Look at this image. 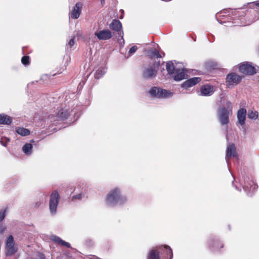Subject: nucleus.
Wrapping results in <instances>:
<instances>
[{
    "instance_id": "13",
    "label": "nucleus",
    "mask_w": 259,
    "mask_h": 259,
    "mask_svg": "<svg viewBox=\"0 0 259 259\" xmlns=\"http://www.w3.org/2000/svg\"><path fill=\"white\" fill-rule=\"evenodd\" d=\"M82 5L80 2L77 3L72 10L70 17L72 19H77L80 14Z\"/></svg>"
},
{
    "instance_id": "34",
    "label": "nucleus",
    "mask_w": 259,
    "mask_h": 259,
    "mask_svg": "<svg viewBox=\"0 0 259 259\" xmlns=\"http://www.w3.org/2000/svg\"><path fill=\"white\" fill-rule=\"evenodd\" d=\"M250 5H253V6H255V7H259V3H258V2H256V3H254V2L250 3Z\"/></svg>"
},
{
    "instance_id": "20",
    "label": "nucleus",
    "mask_w": 259,
    "mask_h": 259,
    "mask_svg": "<svg viewBox=\"0 0 259 259\" xmlns=\"http://www.w3.org/2000/svg\"><path fill=\"white\" fill-rule=\"evenodd\" d=\"M12 122V118L11 117L5 114H0V124L9 125Z\"/></svg>"
},
{
    "instance_id": "33",
    "label": "nucleus",
    "mask_w": 259,
    "mask_h": 259,
    "mask_svg": "<svg viewBox=\"0 0 259 259\" xmlns=\"http://www.w3.org/2000/svg\"><path fill=\"white\" fill-rule=\"evenodd\" d=\"M74 39L73 38H72L71 39L69 42H68V45L70 46V47H72L74 45Z\"/></svg>"
},
{
    "instance_id": "30",
    "label": "nucleus",
    "mask_w": 259,
    "mask_h": 259,
    "mask_svg": "<svg viewBox=\"0 0 259 259\" xmlns=\"http://www.w3.org/2000/svg\"><path fill=\"white\" fill-rule=\"evenodd\" d=\"M138 47L137 46L135 45L133 46L129 50L128 54L129 56L132 55L134 54L137 50Z\"/></svg>"
},
{
    "instance_id": "35",
    "label": "nucleus",
    "mask_w": 259,
    "mask_h": 259,
    "mask_svg": "<svg viewBox=\"0 0 259 259\" xmlns=\"http://www.w3.org/2000/svg\"><path fill=\"white\" fill-rule=\"evenodd\" d=\"M6 229L5 227H3L2 226H0V233H3Z\"/></svg>"
},
{
    "instance_id": "23",
    "label": "nucleus",
    "mask_w": 259,
    "mask_h": 259,
    "mask_svg": "<svg viewBox=\"0 0 259 259\" xmlns=\"http://www.w3.org/2000/svg\"><path fill=\"white\" fill-rule=\"evenodd\" d=\"M16 133L22 136H26L30 134V131L29 130L22 127H18L16 128Z\"/></svg>"
},
{
    "instance_id": "18",
    "label": "nucleus",
    "mask_w": 259,
    "mask_h": 259,
    "mask_svg": "<svg viewBox=\"0 0 259 259\" xmlns=\"http://www.w3.org/2000/svg\"><path fill=\"white\" fill-rule=\"evenodd\" d=\"M185 72L184 69H178L171 77L176 81H180L185 78Z\"/></svg>"
},
{
    "instance_id": "38",
    "label": "nucleus",
    "mask_w": 259,
    "mask_h": 259,
    "mask_svg": "<svg viewBox=\"0 0 259 259\" xmlns=\"http://www.w3.org/2000/svg\"><path fill=\"white\" fill-rule=\"evenodd\" d=\"M101 2H102V1H104V0H101Z\"/></svg>"
},
{
    "instance_id": "17",
    "label": "nucleus",
    "mask_w": 259,
    "mask_h": 259,
    "mask_svg": "<svg viewBox=\"0 0 259 259\" xmlns=\"http://www.w3.org/2000/svg\"><path fill=\"white\" fill-rule=\"evenodd\" d=\"M236 147L234 144H229L227 148L226 159H229L232 157H236Z\"/></svg>"
},
{
    "instance_id": "36",
    "label": "nucleus",
    "mask_w": 259,
    "mask_h": 259,
    "mask_svg": "<svg viewBox=\"0 0 259 259\" xmlns=\"http://www.w3.org/2000/svg\"><path fill=\"white\" fill-rule=\"evenodd\" d=\"M40 203H41L40 202H39V203H36L35 207H38L39 206V205L40 204Z\"/></svg>"
},
{
    "instance_id": "31",
    "label": "nucleus",
    "mask_w": 259,
    "mask_h": 259,
    "mask_svg": "<svg viewBox=\"0 0 259 259\" xmlns=\"http://www.w3.org/2000/svg\"><path fill=\"white\" fill-rule=\"evenodd\" d=\"M6 215V210L0 211V222L5 219Z\"/></svg>"
},
{
    "instance_id": "9",
    "label": "nucleus",
    "mask_w": 259,
    "mask_h": 259,
    "mask_svg": "<svg viewBox=\"0 0 259 259\" xmlns=\"http://www.w3.org/2000/svg\"><path fill=\"white\" fill-rule=\"evenodd\" d=\"M242 79V77L234 72L229 73L226 78V83L227 87L234 86L239 84Z\"/></svg>"
},
{
    "instance_id": "29",
    "label": "nucleus",
    "mask_w": 259,
    "mask_h": 259,
    "mask_svg": "<svg viewBox=\"0 0 259 259\" xmlns=\"http://www.w3.org/2000/svg\"><path fill=\"white\" fill-rule=\"evenodd\" d=\"M21 62L25 65H28L30 63V58L28 56H24L21 59Z\"/></svg>"
},
{
    "instance_id": "19",
    "label": "nucleus",
    "mask_w": 259,
    "mask_h": 259,
    "mask_svg": "<svg viewBox=\"0 0 259 259\" xmlns=\"http://www.w3.org/2000/svg\"><path fill=\"white\" fill-rule=\"evenodd\" d=\"M109 27L112 30L118 32L120 31L122 28V24L119 20L114 19L110 24Z\"/></svg>"
},
{
    "instance_id": "3",
    "label": "nucleus",
    "mask_w": 259,
    "mask_h": 259,
    "mask_svg": "<svg viewBox=\"0 0 259 259\" xmlns=\"http://www.w3.org/2000/svg\"><path fill=\"white\" fill-rule=\"evenodd\" d=\"M105 200L107 205H114L116 204L120 205L124 204L126 201V198L125 196L120 195L118 188H115L111 190L107 195Z\"/></svg>"
},
{
    "instance_id": "1",
    "label": "nucleus",
    "mask_w": 259,
    "mask_h": 259,
    "mask_svg": "<svg viewBox=\"0 0 259 259\" xmlns=\"http://www.w3.org/2000/svg\"><path fill=\"white\" fill-rule=\"evenodd\" d=\"M173 253L171 248L168 245H161L151 249L147 259H172Z\"/></svg>"
},
{
    "instance_id": "4",
    "label": "nucleus",
    "mask_w": 259,
    "mask_h": 259,
    "mask_svg": "<svg viewBox=\"0 0 259 259\" xmlns=\"http://www.w3.org/2000/svg\"><path fill=\"white\" fill-rule=\"evenodd\" d=\"M160 65V61H154L145 67L142 72V76L145 79H152L155 77Z\"/></svg>"
},
{
    "instance_id": "37",
    "label": "nucleus",
    "mask_w": 259,
    "mask_h": 259,
    "mask_svg": "<svg viewBox=\"0 0 259 259\" xmlns=\"http://www.w3.org/2000/svg\"><path fill=\"white\" fill-rule=\"evenodd\" d=\"M249 7L250 8H254L255 6H253V5H250V3L248 4Z\"/></svg>"
},
{
    "instance_id": "25",
    "label": "nucleus",
    "mask_w": 259,
    "mask_h": 259,
    "mask_svg": "<svg viewBox=\"0 0 259 259\" xmlns=\"http://www.w3.org/2000/svg\"><path fill=\"white\" fill-rule=\"evenodd\" d=\"M105 73V68L103 67L99 68L95 73L96 79H99L102 77Z\"/></svg>"
},
{
    "instance_id": "24",
    "label": "nucleus",
    "mask_w": 259,
    "mask_h": 259,
    "mask_svg": "<svg viewBox=\"0 0 259 259\" xmlns=\"http://www.w3.org/2000/svg\"><path fill=\"white\" fill-rule=\"evenodd\" d=\"M158 98H167L172 95V93L165 89H159Z\"/></svg>"
},
{
    "instance_id": "15",
    "label": "nucleus",
    "mask_w": 259,
    "mask_h": 259,
    "mask_svg": "<svg viewBox=\"0 0 259 259\" xmlns=\"http://www.w3.org/2000/svg\"><path fill=\"white\" fill-rule=\"evenodd\" d=\"M201 81L200 77H195L188 79L184 81L182 84L183 88H190L196 84Z\"/></svg>"
},
{
    "instance_id": "10",
    "label": "nucleus",
    "mask_w": 259,
    "mask_h": 259,
    "mask_svg": "<svg viewBox=\"0 0 259 259\" xmlns=\"http://www.w3.org/2000/svg\"><path fill=\"white\" fill-rule=\"evenodd\" d=\"M207 245L212 251L219 250L224 247L223 243L218 239L211 238L208 240Z\"/></svg>"
},
{
    "instance_id": "5",
    "label": "nucleus",
    "mask_w": 259,
    "mask_h": 259,
    "mask_svg": "<svg viewBox=\"0 0 259 259\" xmlns=\"http://www.w3.org/2000/svg\"><path fill=\"white\" fill-rule=\"evenodd\" d=\"M69 115L68 110L64 108H58L48 116V118L51 122L62 121L67 119Z\"/></svg>"
},
{
    "instance_id": "27",
    "label": "nucleus",
    "mask_w": 259,
    "mask_h": 259,
    "mask_svg": "<svg viewBox=\"0 0 259 259\" xmlns=\"http://www.w3.org/2000/svg\"><path fill=\"white\" fill-rule=\"evenodd\" d=\"M32 145L30 143L25 144L22 148L23 151L26 154H30L31 153Z\"/></svg>"
},
{
    "instance_id": "12",
    "label": "nucleus",
    "mask_w": 259,
    "mask_h": 259,
    "mask_svg": "<svg viewBox=\"0 0 259 259\" xmlns=\"http://www.w3.org/2000/svg\"><path fill=\"white\" fill-rule=\"evenodd\" d=\"M201 95L205 96L211 95L214 93L213 87L208 84L202 85L200 89Z\"/></svg>"
},
{
    "instance_id": "22",
    "label": "nucleus",
    "mask_w": 259,
    "mask_h": 259,
    "mask_svg": "<svg viewBox=\"0 0 259 259\" xmlns=\"http://www.w3.org/2000/svg\"><path fill=\"white\" fill-rule=\"evenodd\" d=\"M147 56L150 59L161 58V55L159 52L156 49L148 50L147 52Z\"/></svg>"
},
{
    "instance_id": "21",
    "label": "nucleus",
    "mask_w": 259,
    "mask_h": 259,
    "mask_svg": "<svg viewBox=\"0 0 259 259\" xmlns=\"http://www.w3.org/2000/svg\"><path fill=\"white\" fill-rule=\"evenodd\" d=\"M166 69L168 74L171 76L175 74V71L178 69L176 68L172 61H168L166 64Z\"/></svg>"
},
{
    "instance_id": "8",
    "label": "nucleus",
    "mask_w": 259,
    "mask_h": 259,
    "mask_svg": "<svg viewBox=\"0 0 259 259\" xmlns=\"http://www.w3.org/2000/svg\"><path fill=\"white\" fill-rule=\"evenodd\" d=\"M60 196L58 192L54 191L51 196L49 203V208L52 213L54 214L56 212L57 206L59 203Z\"/></svg>"
},
{
    "instance_id": "6",
    "label": "nucleus",
    "mask_w": 259,
    "mask_h": 259,
    "mask_svg": "<svg viewBox=\"0 0 259 259\" xmlns=\"http://www.w3.org/2000/svg\"><path fill=\"white\" fill-rule=\"evenodd\" d=\"M18 251V247L15 244V241L12 235H10L6 242L5 255L11 256L14 255Z\"/></svg>"
},
{
    "instance_id": "32",
    "label": "nucleus",
    "mask_w": 259,
    "mask_h": 259,
    "mask_svg": "<svg viewBox=\"0 0 259 259\" xmlns=\"http://www.w3.org/2000/svg\"><path fill=\"white\" fill-rule=\"evenodd\" d=\"M82 197V195L81 194H78L76 195H74L72 197V200H74L76 199H80Z\"/></svg>"
},
{
    "instance_id": "28",
    "label": "nucleus",
    "mask_w": 259,
    "mask_h": 259,
    "mask_svg": "<svg viewBox=\"0 0 259 259\" xmlns=\"http://www.w3.org/2000/svg\"><path fill=\"white\" fill-rule=\"evenodd\" d=\"M247 116L250 119H256L258 116V113L256 111L250 110H248Z\"/></svg>"
},
{
    "instance_id": "11",
    "label": "nucleus",
    "mask_w": 259,
    "mask_h": 259,
    "mask_svg": "<svg viewBox=\"0 0 259 259\" xmlns=\"http://www.w3.org/2000/svg\"><path fill=\"white\" fill-rule=\"evenodd\" d=\"M95 35L100 40H108L112 37L111 32L108 29H104L95 32Z\"/></svg>"
},
{
    "instance_id": "2",
    "label": "nucleus",
    "mask_w": 259,
    "mask_h": 259,
    "mask_svg": "<svg viewBox=\"0 0 259 259\" xmlns=\"http://www.w3.org/2000/svg\"><path fill=\"white\" fill-rule=\"evenodd\" d=\"M226 107L222 106L218 110V118L222 125L227 126L229 123V116L232 114V106L230 101L226 103Z\"/></svg>"
},
{
    "instance_id": "26",
    "label": "nucleus",
    "mask_w": 259,
    "mask_h": 259,
    "mask_svg": "<svg viewBox=\"0 0 259 259\" xmlns=\"http://www.w3.org/2000/svg\"><path fill=\"white\" fill-rule=\"evenodd\" d=\"M159 88L153 87H152L150 90H149V94L152 97H156L158 98V94H159Z\"/></svg>"
},
{
    "instance_id": "7",
    "label": "nucleus",
    "mask_w": 259,
    "mask_h": 259,
    "mask_svg": "<svg viewBox=\"0 0 259 259\" xmlns=\"http://www.w3.org/2000/svg\"><path fill=\"white\" fill-rule=\"evenodd\" d=\"M239 71L246 75H252L256 72L255 67L247 62H244L240 65Z\"/></svg>"
},
{
    "instance_id": "14",
    "label": "nucleus",
    "mask_w": 259,
    "mask_h": 259,
    "mask_svg": "<svg viewBox=\"0 0 259 259\" xmlns=\"http://www.w3.org/2000/svg\"><path fill=\"white\" fill-rule=\"evenodd\" d=\"M246 110L244 108H240L237 112V119L238 123L241 125H243L245 124L246 119Z\"/></svg>"
},
{
    "instance_id": "16",
    "label": "nucleus",
    "mask_w": 259,
    "mask_h": 259,
    "mask_svg": "<svg viewBox=\"0 0 259 259\" xmlns=\"http://www.w3.org/2000/svg\"><path fill=\"white\" fill-rule=\"evenodd\" d=\"M50 239L58 245L65 246L67 248L71 247V245L68 242H65L57 236L52 235L50 236Z\"/></svg>"
}]
</instances>
